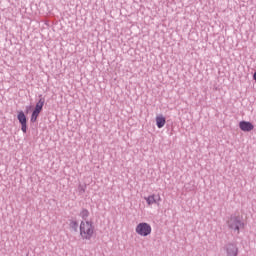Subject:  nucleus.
Masks as SVG:
<instances>
[{
    "mask_svg": "<svg viewBox=\"0 0 256 256\" xmlns=\"http://www.w3.org/2000/svg\"><path fill=\"white\" fill-rule=\"evenodd\" d=\"M80 217H81V219H83V221H87V219L89 217V210L83 208L80 212Z\"/></svg>",
    "mask_w": 256,
    "mask_h": 256,
    "instance_id": "9d476101",
    "label": "nucleus"
},
{
    "mask_svg": "<svg viewBox=\"0 0 256 256\" xmlns=\"http://www.w3.org/2000/svg\"><path fill=\"white\" fill-rule=\"evenodd\" d=\"M151 231V225L147 222L139 223L135 229L137 235H140L141 237H147L148 235H151Z\"/></svg>",
    "mask_w": 256,
    "mask_h": 256,
    "instance_id": "7ed1b4c3",
    "label": "nucleus"
},
{
    "mask_svg": "<svg viewBox=\"0 0 256 256\" xmlns=\"http://www.w3.org/2000/svg\"><path fill=\"white\" fill-rule=\"evenodd\" d=\"M226 224L231 231L237 232V235L241 233V229H245V222L241 220V217L236 215H231L226 221Z\"/></svg>",
    "mask_w": 256,
    "mask_h": 256,
    "instance_id": "f03ea898",
    "label": "nucleus"
},
{
    "mask_svg": "<svg viewBox=\"0 0 256 256\" xmlns=\"http://www.w3.org/2000/svg\"><path fill=\"white\" fill-rule=\"evenodd\" d=\"M70 228L73 229V231H77L79 229V223H77V221H71Z\"/></svg>",
    "mask_w": 256,
    "mask_h": 256,
    "instance_id": "f8f14e48",
    "label": "nucleus"
},
{
    "mask_svg": "<svg viewBox=\"0 0 256 256\" xmlns=\"http://www.w3.org/2000/svg\"><path fill=\"white\" fill-rule=\"evenodd\" d=\"M145 201H146L147 205H155V204L158 205V203L161 202V195L152 194L148 197H145Z\"/></svg>",
    "mask_w": 256,
    "mask_h": 256,
    "instance_id": "423d86ee",
    "label": "nucleus"
},
{
    "mask_svg": "<svg viewBox=\"0 0 256 256\" xmlns=\"http://www.w3.org/2000/svg\"><path fill=\"white\" fill-rule=\"evenodd\" d=\"M39 113L40 112H37L35 110L32 112V115H31V118H30L31 123H35V121H37V117H39Z\"/></svg>",
    "mask_w": 256,
    "mask_h": 256,
    "instance_id": "9b49d317",
    "label": "nucleus"
},
{
    "mask_svg": "<svg viewBox=\"0 0 256 256\" xmlns=\"http://www.w3.org/2000/svg\"><path fill=\"white\" fill-rule=\"evenodd\" d=\"M224 251L226 252L227 256H237L239 255V247L237 244L230 242L224 246Z\"/></svg>",
    "mask_w": 256,
    "mask_h": 256,
    "instance_id": "20e7f679",
    "label": "nucleus"
},
{
    "mask_svg": "<svg viewBox=\"0 0 256 256\" xmlns=\"http://www.w3.org/2000/svg\"><path fill=\"white\" fill-rule=\"evenodd\" d=\"M165 123H167V121L165 120L164 116L156 117V125H157L158 129H163V127H165Z\"/></svg>",
    "mask_w": 256,
    "mask_h": 256,
    "instance_id": "6e6552de",
    "label": "nucleus"
},
{
    "mask_svg": "<svg viewBox=\"0 0 256 256\" xmlns=\"http://www.w3.org/2000/svg\"><path fill=\"white\" fill-rule=\"evenodd\" d=\"M80 237L84 241H91L93 239V235H95V226H93V222L91 221H81L80 226Z\"/></svg>",
    "mask_w": 256,
    "mask_h": 256,
    "instance_id": "f257e3e1",
    "label": "nucleus"
},
{
    "mask_svg": "<svg viewBox=\"0 0 256 256\" xmlns=\"http://www.w3.org/2000/svg\"><path fill=\"white\" fill-rule=\"evenodd\" d=\"M82 191H83V193H85V189L84 188H82Z\"/></svg>",
    "mask_w": 256,
    "mask_h": 256,
    "instance_id": "ddd939ff",
    "label": "nucleus"
},
{
    "mask_svg": "<svg viewBox=\"0 0 256 256\" xmlns=\"http://www.w3.org/2000/svg\"><path fill=\"white\" fill-rule=\"evenodd\" d=\"M239 127H240L241 131H244L247 133H249V131H253V129H255V126L253 125V123L247 122V121H240Z\"/></svg>",
    "mask_w": 256,
    "mask_h": 256,
    "instance_id": "0eeeda50",
    "label": "nucleus"
},
{
    "mask_svg": "<svg viewBox=\"0 0 256 256\" xmlns=\"http://www.w3.org/2000/svg\"><path fill=\"white\" fill-rule=\"evenodd\" d=\"M43 105H45V98H40L39 101L36 103L34 111L37 113H41L43 111Z\"/></svg>",
    "mask_w": 256,
    "mask_h": 256,
    "instance_id": "1a4fd4ad",
    "label": "nucleus"
},
{
    "mask_svg": "<svg viewBox=\"0 0 256 256\" xmlns=\"http://www.w3.org/2000/svg\"><path fill=\"white\" fill-rule=\"evenodd\" d=\"M17 119L21 125V131L27 133V116H25V112H18Z\"/></svg>",
    "mask_w": 256,
    "mask_h": 256,
    "instance_id": "39448f33",
    "label": "nucleus"
}]
</instances>
